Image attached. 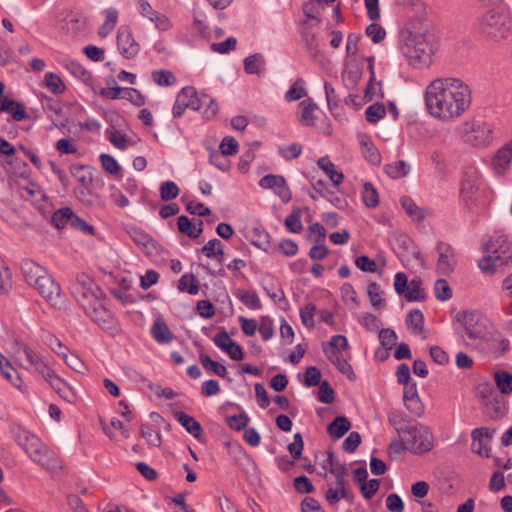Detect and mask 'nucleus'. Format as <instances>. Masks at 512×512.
I'll return each mask as SVG.
<instances>
[{
	"label": "nucleus",
	"instance_id": "f257e3e1",
	"mask_svg": "<svg viewBox=\"0 0 512 512\" xmlns=\"http://www.w3.org/2000/svg\"><path fill=\"white\" fill-rule=\"evenodd\" d=\"M425 103L432 117L451 121L462 116L470 107L471 91L458 78H437L426 87Z\"/></svg>",
	"mask_w": 512,
	"mask_h": 512
},
{
	"label": "nucleus",
	"instance_id": "f03ea898",
	"mask_svg": "<svg viewBox=\"0 0 512 512\" xmlns=\"http://www.w3.org/2000/svg\"><path fill=\"white\" fill-rule=\"evenodd\" d=\"M21 272L26 283L36 289L53 307L61 309L65 306L66 297L62 294L60 285L44 267L32 259H24L21 262Z\"/></svg>",
	"mask_w": 512,
	"mask_h": 512
},
{
	"label": "nucleus",
	"instance_id": "7ed1b4c3",
	"mask_svg": "<svg viewBox=\"0 0 512 512\" xmlns=\"http://www.w3.org/2000/svg\"><path fill=\"white\" fill-rule=\"evenodd\" d=\"M399 48L410 66L421 68L431 63L439 39L436 34H401Z\"/></svg>",
	"mask_w": 512,
	"mask_h": 512
},
{
	"label": "nucleus",
	"instance_id": "20e7f679",
	"mask_svg": "<svg viewBox=\"0 0 512 512\" xmlns=\"http://www.w3.org/2000/svg\"><path fill=\"white\" fill-rule=\"evenodd\" d=\"M484 249L487 255L479 260L478 266L485 274H494L497 268L508 265L512 260V245L504 235L492 236Z\"/></svg>",
	"mask_w": 512,
	"mask_h": 512
},
{
	"label": "nucleus",
	"instance_id": "39448f33",
	"mask_svg": "<svg viewBox=\"0 0 512 512\" xmlns=\"http://www.w3.org/2000/svg\"><path fill=\"white\" fill-rule=\"evenodd\" d=\"M71 175L78 182L74 189L76 198L86 206H94L99 203V196L93 191V170L83 164H72L69 168Z\"/></svg>",
	"mask_w": 512,
	"mask_h": 512
},
{
	"label": "nucleus",
	"instance_id": "423d86ee",
	"mask_svg": "<svg viewBox=\"0 0 512 512\" xmlns=\"http://www.w3.org/2000/svg\"><path fill=\"white\" fill-rule=\"evenodd\" d=\"M407 450L415 455H422L434 447V437L429 428L417 421L400 436Z\"/></svg>",
	"mask_w": 512,
	"mask_h": 512
},
{
	"label": "nucleus",
	"instance_id": "0eeeda50",
	"mask_svg": "<svg viewBox=\"0 0 512 512\" xmlns=\"http://www.w3.org/2000/svg\"><path fill=\"white\" fill-rule=\"evenodd\" d=\"M21 447L30 459L42 468L50 472H57L62 468L61 460L37 436L30 437Z\"/></svg>",
	"mask_w": 512,
	"mask_h": 512
},
{
	"label": "nucleus",
	"instance_id": "6e6552de",
	"mask_svg": "<svg viewBox=\"0 0 512 512\" xmlns=\"http://www.w3.org/2000/svg\"><path fill=\"white\" fill-rule=\"evenodd\" d=\"M21 447L30 459L42 468L50 472H57L62 468L61 460L37 436L30 437Z\"/></svg>",
	"mask_w": 512,
	"mask_h": 512
},
{
	"label": "nucleus",
	"instance_id": "1a4fd4ad",
	"mask_svg": "<svg viewBox=\"0 0 512 512\" xmlns=\"http://www.w3.org/2000/svg\"><path fill=\"white\" fill-rule=\"evenodd\" d=\"M82 306L90 319L96 323L102 330L113 333L117 330V320L113 314L105 308L103 303L94 297L89 303H82Z\"/></svg>",
	"mask_w": 512,
	"mask_h": 512
},
{
	"label": "nucleus",
	"instance_id": "9d476101",
	"mask_svg": "<svg viewBox=\"0 0 512 512\" xmlns=\"http://www.w3.org/2000/svg\"><path fill=\"white\" fill-rule=\"evenodd\" d=\"M455 320L463 327L469 339L482 340L486 336V327L482 316L475 311H460Z\"/></svg>",
	"mask_w": 512,
	"mask_h": 512
},
{
	"label": "nucleus",
	"instance_id": "9b49d317",
	"mask_svg": "<svg viewBox=\"0 0 512 512\" xmlns=\"http://www.w3.org/2000/svg\"><path fill=\"white\" fill-rule=\"evenodd\" d=\"M465 140L476 147L488 146L493 139V131L489 124L475 121L466 124Z\"/></svg>",
	"mask_w": 512,
	"mask_h": 512
},
{
	"label": "nucleus",
	"instance_id": "f8f14e48",
	"mask_svg": "<svg viewBox=\"0 0 512 512\" xmlns=\"http://www.w3.org/2000/svg\"><path fill=\"white\" fill-rule=\"evenodd\" d=\"M436 251L439 255L436 263L437 272L442 275L451 274L457 265L454 248L449 243L440 241L436 245Z\"/></svg>",
	"mask_w": 512,
	"mask_h": 512
},
{
	"label": "nucleus",
	"instance_id": "ddd939ff",
	"mask_svg": "<svg viewBox=\"0 0 512 512\" xmlns=\"http://www.w3.org/2000/svg\"><path fill=\"white\" fill-rule=\"evenodd\" d=\"M100 292L93 280L85 274L78 275L75 282L71 285L72 294L76 297L79 303H89L94 297H97L93 288Z\"/></svg>",
	"mask_w": 512,
	"mask_h": 512
},
{
	"label": "nucleus",
	"instance_id": "4468645a",
	"mask_svg": "<svg viewBox=\"0 0 512 512\" xmlns=\"http://www.w3.org/2000/svg\"><path fill=\"white\" fill-rule=\"evenodd\" d=\"M259 186L263 189L273 190L284 203L289 202L292 198L291 190L282 175L267 174L260 179Z\"/></svg>",
	"mask_w": 512,
	"mask_h": 512
},
{
	"label": "nucleus",
	"instance_id": "2eb2a0df",
	"mask_svg": "<svg viewBox=\"0 0 512 512\" xmlns=\"http://www.w3.org/2000/svg\"><path fill=\"white\" fill-rule=\"evenodd\" d=\"M116 44L118 52L125 59L134 58L140 51V43L133 34H117Z\"/></svg>",
	"mask_w": 512,
	"mask_h": 512
},
{
	"label": "nucleus",
	"instance_id": "dca6fc26",
	"mask_svg": "<svg viewBox=\"0 0 512 512\" xmlns=\"http://www.w3.org/2000/svg\"><path fill=\"white\" fill-rule=\"evenodd\" d=\"M512 162V141L499 148L492 160L493 169L497 174H503Z\"/></svg>",
	"mask_w": 512,
	"mask_h": 512
},
{
	"label": "nucleus",
	"instance_id": "f3484780",
	"mask_svg": "<svg viewBox=\"0 0 512 512\" xmlns=\"http://www.w3.org/2000/svg\"><path fill=\"white\" fill-rule=\"evenodd\" d=\"M138 4L141 14L147 16L150 21L155 22L157 29L162 31L171 29L172 25L169 19L165 15L154 12L147 1L139 0Z\"/></svg>",
	"mask_w": 512,
	"mask_h": 512
},
{
	"label": "nucleus",
	"instance_id": "a211bd4d",
	"mask_svg": "<svg viewBox=\"0 0 512 512\" xmlns=\"http://www.w3.org/2000/svg\"><path fill=\"white\" fill-rule=\"evenodd\" d=\"M61 65L75 78L81 80L84 84L91 86L93 84V75L86 70L79 62L71 59H64Z\"/></svg>",
	"mask_w": 512,
	"mask_h": 512
},
{
	"label": "nucleus",
	"instance_id": "6ab92c4d",
	"mask_svg": "<svg viewBox=\"0 0 512 512\" xmlns=\"http://www.w3.org/2000/svg\"><path fill=\"white\" fill-rule=\"evenodd\" d=\"M150 333L158 344H169L174 339V334L163 318H157L154 321Z\"/></svg>",
	"mask_w": 512,
	"mask_h": 512
},
{
	"label": "nucleus",
	"instance_id": "aec40b11",
	"mask_svg": "<svg viewBox=\"0 0 512 512\" xmlns=\"http://www.w3.org/2000/svg\"><path fill=\"white\" fill-rule=\"evenodd\" d=\"M400 201L403 209L413 221L421 222L431 214L428 208L417 206L408 196H403Z\"/></svg>",
	"mask_w": 512,
	"mask_h": 512
},
{
	"label": "nucleus",
	"instance_id": "412c9836",
	"mask_svg": "<svg viewBox=\"0 0 512 512\" xmlns=\"http://www.w3.org/2000/svg\"><path fill=\"white\" fill-rule=\"evenodd\" d=\"M318 106L312 101V99H306L299 104V116L298 120L302 126L310 127L314 125L316 119L315 112Z\"/></svg>",
	"mask_w": 512,
	"mask_h": 512
},
{
	"label": "nucleus",
	"instance_id": "4be33fe9",
	"mask_svg": "<svg viewBox=\"0 0 512 512\" xmlns=\"http://www.w3.org/2000/svg\"><path fill=\"white\" fill-rule=\"evenodd\" d=\"M0 111L9 113L13 120L18 122L28 118L25 107L21 103L9 98H4L0 101Z\"/></svg>",
	"mask_w": 512,
	"mask_h": 512
},
{
	"label": "nucleus",
	"instance_id": "5701e85b",
	"mask_svg": "<svg viewBox=\"0 0 512 512\" xmlns=\"http://www.w3.org/2000/svg\"><path fill=\"white\" fill-rule=\"evenodd\" d=\"M244 71L249 75L262 76L265 73L266 62L262 54L254 53L243 61Z\"/></svg>",
	"mask_w": 512,
	"mask_h": 512
},
{
	"label": "nucleus",
	"instance_id": "b1692460",
	"mask_svg": "<svg viewBox=\"0 0 512 512\" xmlns=\"http://www.w3.org/2000/svg\"><path fill=\"white\" fill-rule=\"evenodd\" d=\"M173 416L189 434L195 438L200 437L202 433V427L200 423L196 421L192 416L186 414L183 411H174Z\"/></svg>",
	"mask_w": 512,
	"mask_h": 512
},
{
	"label": "nucleus",
	"instance_id": "393cba45",
	"mask_svg": "<svg viewBox=\"0 0 512 512\" xmlns=\"http://www.w3.org/2000/svg\"><path fill=\"white\" fill-rule=\"evenodd\" d=\"M177 226H178V230L182 234H185L188 237L193 238V239L198 238L203 232V221L202 220H199L198 225L196 226L185 215L178 217Z\"/></svg>",
	"mask_w": 512,
	"mask_h": 512
},
{
	"label": "nucleus",
	"instance_id": "a878e982",
	"mask_svg": "<svg viewBox=\"0 0 512 512\" xmlns=\"http://www.w3.org/2000/svg\"><path fill=\"white\" fill-rule=\"evenodd\" d=\"M59 28L62 30L77 32L85 30L88 27L87 21L82 15L70 12L61 21Z\"/></svg>",
	"mask_w": 512,
	"mask_h": 512
},
{
	"label": "nucleus",
	"instance_id": "bb28decb",
	"mask_svg": "<svg viewBox=\"0 0 512 512\" xmlns=\"http://www.w3.org/2000/svg\"><path fill=\"white\" fill-rule=\"evenodd\" d=\"M351 429V422L345 416H337L327 427V433L333 439H340Z\"/></svg>",
	"mask_w": 512,
	"mask_h": 512
},
{
	"label": "nucleus",
	"instance_id": "cd10ccee",
	"mask_svg": "<svg viewBox=\"0 0 512 512\" xmlns=\"http://www.w3.org/2000/svg\"><path fill=\"white\" fill-rule=\"evenodd\" d=\"M317 164L319 168L325 172V174L329 177L335 186H339L343 182V173L335 169V165L329 160L328 156H324L318 159Z\"/></svg>",
	"mask_w": 512,
	"mask_h": 512
},
{
	"label": "nucleus",
	"instance_id": "c85d7f7f",
	"mask_svg": "<svg viewBox=\"0 0 512 512\" xmlns=\"http://www.w3.org/2000/svg\"><path fill=\"white\" fill-rule=\"evenodd\" d=\"M328 360L336 367V369L346 375L350 380L356 379V374L353 371L350 363L344 358L341 354H336L335 352L328 354Z\"/></svg>",
	"mask_w": 512,
	"mask_h": 512
},
{
	"label": "nucleus",
	"instance_id": "c756f323",
	"mask_svg": "<svg viewBox=\"0 0 512 512\" xmlns=\"http://www.w3.org/2000/svg\"><path fill=\"white\" fill-rule=\"evenodd\" d=\"M360 144L365 159L372 165H379L381 163V154L371 140L367 136H362Z\"/></svg>",
	"mask_w": 512,
	"mask_h": 512
},
{
	"label": "nucleus",
	"instance_id": "7c9ffc66",
	"mask_svg": "<svg viewBox=\"0 0 512 512\" xmlns=\"http://www.w3.org/2000/svg\"><path fill=\"white\" fill-rule=\"evenodd\" d=\"M349 347L348 340L344 335H334L330 341L322 344L323 353L328 357L329 353L335 352L341 354L343 350Z\"/></svg>",
	"mask_w": 512,
	"mask_h": 512
},
{
	"label": "nucleus",
	"instance_id": "2f4dec72",
	"mask_svg": "<svg viewBox=\"0 0 512 512\" xmlns=\"http://www.w3.org/2000/svg\"><path fill=\"white\" fill-rule=\"evenodd\" d=\"M424 321V315L419 309L411 310L406 317L407 328L414 335H420L423 333Z\"/></svg>",
	"mask_w": 512,
	"mask_h": 512
},
{
	"label": "nucleus",
	"instance_id": "473e14b6",
	"mask_svg": "<svg viewBox=\"0 0 512 512\" xmlns=\"http://www.w3.org/2000/svg\"><path fill=\"white\" fill-rule=\"evenodd\" d=\"M415 421L401 412H392L388 416V422L395 428L399 436L405 433Z\"/></svg>",
	"mask_w": 512,
	"mask_h": 512
},
{
	"label": "nucleus",
	"instance_id": "72a5a7b5",
	"mask_svg": "<svg viewBox=\"0 0 512 512\" xmlns=\"http://www.w3.org/2000/svg\"><path fill=\"white\" fill-rule=\"evenodd\" d=\"M421 286H422L421 278L416 277V278L412 279L409 282L406 292L404 294L405 299L408 302L423 301L425 299V294H424Z\"/></svg>",
	"mask_w": 512,
	"mask_h": 512
},
{
	"label": "nucleus",
	"instance_id": "f704fd0d",
	"mask_svg": "<svg viewBox=\"0 0 512 512\" xmlns=\"http://www.w3.org/2000/svg\"><path fill=\"white\" fill-rule=\"evenodd\" d=\"M75 213L73 210L69 207H63L57 211H55L51 217V223L57 228L62 229L66 227L67 225H70V222L72 221V216H74Z\"/></svg>",
	"mask_w": 512,
	"mask_h": 512
},
{
	"label": "nucleus",
	"instance_id": "c9c22d12",
	"mask_svg": "<svg viewBox=\"0 0 512 512\" xmlns=\"http://www.w3.org/2000/svg\"><path fill=\"white\" fill-rule=\"evenodd\" d=\"M178 289L190 295H197L199 293V284L196 276L192 273L182 275L178 281Z\"/></svg>",
	"mask_w": 512,
	"mask_h": 512
},
{
	"label": "nucleus",
	"instance_id": "e433bc0d",
	"mask_svg": "<svg viewBox=\"0 0 512 512\" xmlns=\"http://www.w3.org/2000/svg\"><path fill=\"white\" fill-rule=\"evenodd\" d=\"M198 111L203 115L206 119L213 118L218 112V105L214 99L206 94L200 95V103H199Z\"/></svg>",
	"mask_w": 512,
	"mask_h": 512
},
{
	"label": "nucleus",
	"instance_id": "4c0bfd02",
	"mask_svg": "<svg viewBox=\"0 0 512 512\" xmlns=\"http://www.w3.org/2000/svg\"><path fill=\"white\" fill-rule=\"evenodd\" d=\"M199 360L201 365L219 377H226L228 374L227 368L217 361L212 360L207 354L200 353Z\"/></svg>",
	"mask_w": 512,
	"mask_h": 512
},
{
	"label": "nucleus",
	"instance_id": "58836bf2",
	"mask_svg": "<svg viewBox=\"0 0 512 512\" xmlns=\"http://www.w3.org/2000/svg\"><path fill=\"white\" fill-rule=\"evenodd\" d=\"M384 171L389 177L398 179L405 177L409 173V166L404 160H398L387 164L384 167Z\"/></svg>",
	"mask_w": 512,
	"mask_h": 512
},
{
	"label": "nucleus",
	"instance_id": "ea45409f",
	"mask_svg": "<svg viewBox=\"0 0 512 512\" xmlns=\"http://www.w3.org/2000/svg\"><path fill=\"white\" fill-rule=\"evenodd\" d=\"M494 379L502 394L512 393V374L504 370H499L495 372Z\"/></svg>",
	"mask_w": 512,
	"mask_h": 512
},
{
	"label": "nucleus",
	"instance_id": "a19ab883",
	"mask_svg": "<svg viewBox=\"0 0 512 512\" xmlns=\"http://www.w3.org/2000/svg\"><path fill=\"white\" fill-rule=\"evenodd\" d=\"M192 90L188 87H184L177 95L175 103L172 108V114L174 117L179 118L181 117L186 108H188V105L185 102V98H187V95L191 96Z\"/></svg>",
	"mask_w": 512,
	"mask_h": 512
},
{
	"label": "nucleus",
	"instance_id": "79ce46f5",
	"mask_svg": "<svg viewBox=\"0 0 512 512\" xmlns=\"http://www.w3.org/2000/svg\"><path fill=\"white\" fill-rule=\"evenodd\" d=\"M302 211L299 208H294L292 212L286 217L284 225L291 233H299L303 229L301 223Z\"/></svg>",
	"mask_w": 512,
	"mask_h": 512
},
{
	"label": "nucleus",
	"instance_id": "37998d69",
	"mask_svg": "<svg viewBox=\"0 0 512 512\" xmlns=\"http://www.w3.org/2000/svg\"><path fill=\"white\" fill-rule=\"evenodd\" d=\"M362 200L368 208H374L379 204L378 192L370 182L363 184Z\"/></svg>",
	"mask_w": 512,
	"mask_h": 512
},
{
	"label": "nucleus",
	"instance_id": "c03bdc74",
	"mask_svg": "<svg viewBox=\"0 0 512 512\" xmlns=\"http://www.w3.org/2000/svg\"><path fill=\"white\" fill-rule=\"evenodd\" d=\"M323 468L335 474H347L346 467L338 460L333 451L327 452V459L324 461Z\"/></svg>",
	"mask_w": 512,
	"mask_h": 512
},
{
	"label": "nucleus",
	"instance_id": "a18cd8bd",
	"mask_svg": "<svg viewBox=\"0 0 512 512\" xmlns=\"http://www.w3.org/2000/svg\"><path fill=\"white\" fill-rule=\"evenodd\" d=\"M45 85L53 94H62L65 91V84L61 78L53 73L49 72L45 75Z\"/></svg>",
	"mask_w": 512,
	"mask_h": 512
},
{
	"label": "nucleus",
	"instance_id": "49530a36",
	"mask_svg": "<svg viewBox=\"0 0 512 512\" xmlns=\"http://www.w3.org/2000/svg\"><path fill=\"white\" fill-rule=\"evenodd\" d=\"M367 294L371 305L376 309H381L385 306V301L381 297L380 286L376 282H371L367 288Z\"/></svg>",
	"mask_w": 512,
	"mask_h": 512
},
{
	"label": "nucleus",
	"instance_id": "de8ad7c7",
	"mask_svg": "<svg viewBox=\"0 0 512 512\" xmlns=\"http://www.w3.org/2000/svg\"><path fill=\"white\" fill-rule=\"evenodd\" d=\"M359 323L370 332L380 331L382 328L381 320L371 313H363L358 317Z\"/></svg>",
	"mask_w": 512,
	"mask_h": 512
},
{
	"label": "nucleus",
	"instance_id": "09e8293b",
	"mask_svg": "<svg viewBox=\"0 0 512 512\" xmlns=\"http://www.w3.org/2000/svg\"><path fill=\"white\" fill-rule=\"evenodd\" d=\"M434 294L437 300L447 301L452 297V290L445 279H438L434 283Z\"/></svg>",
	"mask_w": 512,
	"mask_h": 512
},
{
	"label": "nucleus",
	"instance_id": "8fccbe9b",
	"mask_svg": "<svg viewBox=\"0 0 512 512\" xmlns=\"http://www.w3.org/2000/svg\"><path fill=\"white\" fill-rule=\"evenodd\" d=\"M304 80L299 78L295 81V83L289 88V90L285 94V100L288 102L296 101L306 96V90L304 88Z\"/></svg>",
	"mask_w": 512,
	"mask_h": 512
},
{
	"label": "nucleus",
	"instance_id": "3c124183",
	"mask_svg": "<svg viewBox=\"0 0 512 512\" xmlns=\"http://www.w3.org/2000/svg\"><path fill=\"white\" fill-rule=\"evenodd\" d=\"M141 436L146 442L154 447L161 445V435L148 424L141 425Z\"/></svg>",
	"mask_w": 512,
	"mask_h": 512
},
{
	"label": "nucleus",
	"instance_id": "603ef678",
	"mask_svg": "<svg viewBox=\"0 0 512 512\" xmlns=\"http://www.w3.org/2000/svg\"><path fill=\"white\" fill-rule=\"evenodd\" d=\"M385 114V107L381 103H374L370 105L365 111L366 120L370 123L378 122L385 116Z\"/></svg>",
	"mask_w": 512,
	"mask_h": 512
},
{
	"label": "nucleus",
	"instance_id": "864d4df0",
	"mask_svg": "<svg viewBox=\"0 0 512 512\" xmlns=\"http://www.w3.org/2000/svg\"><path fill=\"white\" fill-rule=\"evenodd\" d=\"M152 79L159 86H171L176 82L175 76L168 70L153 71Z\"/></svg>",
	"mask_w": 512,
	"mask_h": 512
},
{
	"label": "nucleus",
	"instance_id": "5fc2aeb1",
	"mask_svg": "<svg viewBox=\"0 0 512 512\" xmlns=\"http://www.w3.org/2000/svg\"><path fill=\"white\" fill-rule=\"evenodd\" d=\"M179 195V188L173 181H165L160 186V197L163 201H170Z\"/></svg>",
	"mask_w": 512,
	"mask_h": 512
},
{
	"label": "nucleus",
	"instance_id": "6e6d98bb",
	"mask_svg": "<svg viewBox=\"0 0 512 512\" xmlns=\"http://www.w3.org/2000/svg\"><path fill=\"white\" fill-rule=\"evenodd\" d=\"M302 41L309 55L312 58L318 57L320 54V43L316 34H303Z\"/></svg>",
	"mask_w": 512,
	"mask_h": 512
},
{
	"label": "nucleus",
	"instance_id": "4d7b16f0",
	"mask_svg": "<svg viewBox=\"0 0 512 512\" xmlns=\"http://www.w3.org/2000/svg\"><path fill=\"white\" fill-rule=\"evenodd\" d=\"M258 330L263 341L270 340L274 335L273 320L269 316H261Z\"/></svg>",
	"mask_w": 512,
	"mask_h": 512
},
{
	"label": "nucleus",
	"instance_id": "13d9d810",
	"mask_svg": "<svg viewBox=\"0 0 512 512\" xmlns=\"http://www.w3.org/2000/svg\"><path fill=\"white\" fill-rule=\"evenodd\" d=\"M226 422L231 429L241 431L242 429L246 428L249 422V417L245 412H241L238 415H232L227 417Z\"/></svg>",
	"mask_w": 512,
	"mask_h": 512
},
{
	"label": "nucleus",
	"instance_id": "bf43d9fd",
	"mask_svg": "<svg viewBox=\"0 0 512 512\" xmlns=\"http://www.w3.org/2000/svg\"><path fill=\"white\" fill-rule=\"evenodd\" d=\"M316 312V306L313 303H308L304 308L300 310L301 322L308 328H313L315 325L314 314Z\"/></svg>",
	"mask_w": 512,
	"mask_h": 512
},
{
	"label": "nucleus",
	"instance_id": "052dcab7",
	"mask_svg": "<svg viewBox=\"0 0 512 512\" xmlns=\"http://www.w3.org/2000/svg\"><path fill=\"white\" fill-rule=\"evenodd\" d=\"M100 162L103 169L109 174L116 175L121 170L118 162L110 154H101Z\"/></svg>",
	"mask_w": 512,
	"mask_h": 512
},
{
	"label": "nucleus",
	"instance_id": "680f3d73",
	"mask_svg": "<svg viewBox=\"0 0 512 512\" xmlns=\"http://www.w3.org/2000/svg\"><path fill=\"white\" fill-rule=\"evenodd\" d=\"M325 497H326L327 502L330 505H335L341 499L350 500V495L346 488H342V489L329 488L326 492Z\"/></svg>",
	"mask_w": 512,
	"mask_h": 512
},
{
	"label": "nucleus",
	"instance_id": "e2e57ef3",
	"mask_svg": "<svg viewBox=\"0 0 512 512\" xmlns=\"http://www.w3.org/2000/svg\"><path fill=\"white\" fill-rule=\"evenodd\" d=\"M318 398L322 403L330 404L335 399V393L327 381L321 382L318 389Z\"/></svg>",
	"mask_w": 512,
	"mask_h": 512
},
{
	"label": "nucleus",
	"instance_id": "0e129e2a",
	"mask_svg": "<svg viewBox=\"0 0 512 512\" xmlns=\"http://www.w3.org/2000/svg\"><path fill=\"white\" fill-rule=\"evenodd\" d=\"M0 372L13 386L21 387L22 379L10 362H6V365H4L3 369H0Z\"/></svg>",
	"mask_w": 512,
	"mask_h": 512
},
{
	"label": "nucleus",
	"instance_id": "69168bd1",
	"mask_svg": "<svg viewBox=\"0 0 512 512\" xmlns=\"http://www.w3.org/2000/svg\"><path fill=\"white\" fill-rule=\"evenodd\" d=\"M237 40L234 37H228L226 40L218 43H212L211 49L219 54H226L236 48Z\"/></svg>",
	"mask_w": 512,
	"mask_h": 512
},
{
	"label": "nucleus",
	"instance_id": "338daca9",
	"mask_svg": "<svg viewBox=\"0 0 512 512\" xmlns=\"http://www.w3.org/2000/svg\"><path fill=\"white\" fill-rule=\"evenodd\" d=\"M321 372L315 366H310L304 374V384L308 387H314L321 384Z\"/></svg>",
	"mask_w": 512,
	"mask_h": 512
},
{
	"label": "nucleus",
	"instance_id": "774afa93",
	"mask_svg": "<svg viewBox=\"0 0 512 512\" xmlns=\"http://www.w3.org/2000/svg\"><path fill=\"white\" fill-rule=\"evenodd\" d=\"M220 153L224 156L234 155L238 151V142L230 136H226L220 143Z\"/></svg>",
	"mask_w": 512,
	"mask_h": 512
}]
</instances>
